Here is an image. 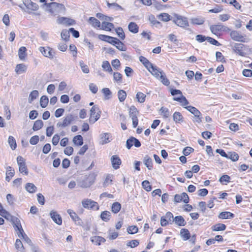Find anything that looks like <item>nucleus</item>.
I'll return each mask as SVG.
<instances>
[{
  "label": "nucleus",
  "instance_id": "nucleus-59",
  "mask_svg": "<svg viewBox=\"0 0 252 252\" xmlns=\"http://www.w3.org/2000/svg\"><path fill=\"white\" fill-rule=\"evenodd\" d=\"M118 36L122 39L124 40L125 38V34L122 28H118L115 30Z\"/></svg>",
  "mask_w": 252,
  "mask_h": 252
},
{
  "label": "nucleus",
  "instance_id": "nucleus-36",
  "mask_svg": "<svg viewBox=\"0 0 252 252\" xmlns=\"http://www.w3.org/2000/svg\"><path fill=\"white\" fill-rule=\"evenodd\" d=\"M102 67L104 71L112 73V69L108 61H105L102 62Z\"/></svg>",
  "mask_w": 252,
  "mask_h": 252
},
{
  "label": "nucleus",
  "instance_id": "nucleus-62",
  "mask_svg": "<svg viewBox=\"0 0 252 252\" xmlns=\"http://www.w3.org/2000/svg\"><path fill=\"white\" fill-rule=\"evenodd\" d=\"M160 79L162 83L168 86L170 84V82L169 80L166 77L165 74L164 73L163 74H161V76H160Z\"/></svg>",
  "mask_w": 252,
  "mask_h": 252
},
{
  "label": "nucleus",
  "instance_id": "nucleus-12",
  "mask_svg": "<svg viewBox=\"0 0 252 252\" xmlns=\"http://www.w3.org/2000/svg\"><path fill=\"white\" fill-rule=\"evenodd\" d=\"M210 30L215 34H217L220 32L226 31L228 28L222 25H212L210 27Z\"/></svg>",
  "mask_w": 252,
  "mask_h": 252
},
{
  "label": "nucleus",
  "instance_id": "nucleus-32",
  "mask_svg": "<svg viewBox=\"0 0 252 252\" xmlns=\"http://www.w3.org/2000/svg\"><path fill=\"white\" fill-rule=\"evenodd\" d=\"M226 228V226L225 224L222 223H217L215 225H214L212 227V229L213 231H223Z\"/></svg>",
  "mask_w": 252,
  "mask_h": 252
},
{
  "label": "nucleus",
  "instance_id": "nucleus-3",
  "mask_svg": "<svg viewBox=\"0 0 252 252\" xmlns=\"http://www.w3.org/2000/svg\"><path fill=\"white\" fill-rule=\"evenodd\" d=\"M231 38L234 41L247 42L249 41V38L246 34H242L241 32L237 31H232L230 33Z\"/></svg>",
  "mask_w": 252,
  "mask_h": 252
},
{
  "label": "nucleus",
  "instance_id": "nucleus-41",
  "mask_svg": "<svg viewBox=\"0 0 252 252\" xmlns=\"http://www.w3.org/2000/svg\"><path fill=\"white\" fill-rule=\"evenodd\" d=\"M100 218L103 221H108L111 218L110 212L107 211L102 212L100 215Z\"/></svg>",
  "mask_w": 252,
  "mask_h": 252
},
{
  "label": "nucleus",
  "instance_id": "nucleus-55",
  "mask_svg": "<svg viewBox=\"0 0 252 252\" xmlns=\"http://www.w3.org/2000/svg\"><path fill=\"white\" fill-rule=\"evenodd\" d=\"M116 45H114L119 50L124 51L126 50V47L125 45L120 41L118 39L116 42Z\"/></svg>",
  "mask_w": 252,
  "mask_h": 252
},
{
  "label": "nucleus",
  "instance_id": "nucleus-20",
  "mask_svg": "<svg viewBox=\"0 0 252 252\" xmlns=\"http://www.w3.org/2000/svg\"><path fill=\"white\" fill-rule=\"evenodd\" d=\"M174 222L180 226H184L187 223L185 220L181 216H176L174 219Z\"/></svg>",
  "mask_w": 252,
  "mask_h": 252
},
{
  "label": "nucleus",
  "instance_id": "nucleus-35",
  "mask_svg": "<svg viewBox=\"0 0 252 252\" xmlns=\"http://www.w3.org/2000/svg\"><path fill=\"white\" fill-rule=\"evenodd\" d=\"M26 48L25 47L22 46L20 47L18 50V56L19 58L21 60H24L26 56L27 55L26 54Z\"/></svg>",
  "mask_w": 252,
  "mask_h": 252
},
{
  "label": "nucleus",
  "instance_id": "nucleus-45",
  "mask_svg": "<svg viewBox=\"0 0 252 252\" xmlns=\"http://www.w3.org/2000/svg\"><path fill=\"white\" fill-rule=\"evenodd\" d=\"M188 111L192 114L194 116H196L197 114H200V112L195 107L191 106H188L185 107Z\"/></svg>",
  "mask_w": 252,
  "mask_h": 252
},
{
  "label": "nucleus",
  "instance_id": "nucleus-5",
  "mask_svg": "<svg viewBox=\"0 0 252 252\" xmlns=\"http://www.w3.org/2000/svg\"><path fill=\"white\" fill-rule=\"evenodd\" d=\"M74 121V117L71 114H68L63 117L62 121H60L57 124V127L59 128H64L69 126Z\"/></svg>",
  "mask_w": 252,
  "mask_h": 252
},
{
  "label": "nucleus",
  "instance_id": "nucleus-49",
  "mask_svg": "<svg viewBox=\"0 0 252 252\" xmlns=\"http://www.w3.org/2000/svg\"><path fill=\"white\" fill-rule=\"evenodd\" d=\"M113 80L117 83H122V75L118 72H114L113 73Z\"/></svg>",
  "mask_w": 252,
  "mask_h": 252
},
{
  "label": "nucleus",
  "instance_id": "nucleus-39",
  "mask_svg": "<svg viewBox=\"0 0 252 252\" xmlns=\"http://www.w3.org/2000/svg\"><path fill=\"white\" fill-rule=\"evenodd\" d=\"M15 248L20 252H25V249L22 242L19 239H17L15 244Z\"/></svg>",
  "mask_w": 252,
  "mask_h": 252
},
{
  "label": "nucleus",
  "instance_id": "nucleus-13",
  "mask_svg": "<svg viewBox=\"0 0 252 252\" xmlns=\"http://www.w3.org/2000/svg\"><path fill=\"white\" fill-rule=\"evenodd\" d=\"M57 23L59 24H63L66 26L73 25L75 23L74 20L64 17H59L57 19Z\"/></svg>",
  "mask_w": 252,
  "mask_h": 252
},
{
  "label": "nucleus",
  "instance_id": "nucleus-47",
  "mask_svg": "<svg viewBox=\"0 0 252 252\" xmlns=\"http://www.w3.org/2000/svg\"><path fill=\"white\" fill-rule=\"evenodd\" d=\"M49 102L48 98L46 95H43L41 96L40 99V105L41 107L45 108Z\"/></svg>",
  "mask_w": 252,
  "mask_h": 252
},
{
  "label": "nucleus",
  "instance_id": "nucleus-24",
  "mask_svg": "<svg viewBox=\"0 0 252 252\" xmlns=\"http://www.w3.org/2000/svg\"><path fill=\"white\" fill-rule=\"evenodd\" d=\"M180 236L184 241L189 240L190 237V234L188 229L182 228L180 230Z\"/></svg>",
  "mask_w": 252,
  "mask_h": 252
},
{
  "label": "nucleus",
  "instance_id": "nucleus-9",
  "mask_svg": "<svg viewBox=\"0 0 252 252\" xmlns=\"http://www.w3.org/2000/svg\"><path fill=\"white\" fill-rule=\"evenodd\" d=\"M17 163L19 166V170L20 173L28 175V171L26 165L25 159L21 156H18L17 158Z\"/></svg>",
  "mask_w": 252,
  "mask_h": 252
},
{
  "label": "nucleus",
  "instance_id": "nucleus-19",
  "mask_svg": "<svg viewBox=\"0 0 252 252\" xmlns=\"http://www.w3.org/2000/svg\"><path fill=\"white\" fill-rule=\"evenodd\" d=\"M154 76L156 78H160L161 74H163L162 71L160 70L156 66L152 65V67H150V70H149Z\"/></svg>",
  "mask_w": 252,
  "mask_h": 252
},
{
  "label": "nucleus",
  "instance_id": "nucleus-64",
  "mask_svg": "<svg viewBox=\"0 0 252 252\" xmlns=\"http://www.w3.org/2000/svg\"><path fill=\"white\" fill-rule=\"evenodd\" d=\"M79 63L82 71L85 73H88L89 72V69L88 66L85 64L83 61L80 62Z\"/></svg>",
  "mask_w": 252,
  "mask_h": 252
},
{
  "label": "nucleus",
  "instance_id": "nucleus-57",
  "mask_svg": "<svg viewBox=\"0 0 252 252\" xmlns=\"http://www.w3.org/2000/svg\"><path fill=\"white\" fill-rule=\"evenodd\" d=\"M164 217L168 220L170 224H172L174 222V218L173 214L170 212H167Z\"/></svg>",
  "mask_w": 252,
  "mask_h": 252
},
{
  "label": "nucleus",
  "instance_id": "nucleus-38",
  "mask_svg": "<svg viewBox=\"0 0 252 252\" xmlns=\"http://www.w3.org/2000/svg\"><path fill=\"white\" fill-rule=\"evenodd\" d=\"M25 189L30 193H34L37 189L36 187L32 183H27L26 185Z\"/></svg>",
  "mask_w": 252,
  "mask_h": 252
},
{
  "label": "nucleus",
  "instance_id": "nucleus-42",
  "mask_svg": "<svg viewBox=\"0 0 252 252\" xmlns=\"http://www.w3.org/2000/svg\"><path fill=\"white\" fill-rule=\"evenodd\" d=\"M43 126V123L42 120H38L36 121L33 126L32 129L34 131H37L42 128Z\"/></svg>",
  "mask_w": 252,
  "mask_h": 252
},
{
  "label": "nucleus",
  "instance_id": "nucleus-54",
  "mask_svg": "<svg viewBox=\"0 0 252 252\" xmlns=\"http://www.w3.org/2000/svg\"><path fill=\"white\" fill-rule=\"evenodd\" d=\"M160 111L161 112L162 115L165 118H168L171 115L168 109L165 107H162L160 109Z\"/></svg>",
  "mask_w": 252,
  "mask_h": 252
},
{
  "label": "nucleus",
  "instance_id": "nucleus-48",
  "mask_svg": "<svg viewBox=\"0 0 252 252\" xmlns=\"http://www.w3.org/2000/svg\"><path fill=\"white\" fill-rule=\"evenodd\" d=\"M146 95L143 93L138 92L136 95L137 101L139 103H143L145 101Z\"/></svg>",
  "mask_w": 252,
  "mask_h": 252
},
{
  "label": "nucleus",
  "instance_id": "nucleus-58",
  "mask_svg": "<svg viewBox=\"0 0 252 252\" xmlns=\"http://www.w3.org/2000/svg\"><path fill=\"white\" fill-rule=\"evenodd\" d=\"M0 215L4 218L7 220H9L10 221H11V220H13V218H14V216L11 215L6 210L4 212H3V213H2Z\"/></svg>",
  "mask_w": 252,
  "mask_h": 252
},
{
  "label": "nucleus",
  "instance_id": "nucleus-43",
  "mask_svg": "<svg viewBox=\"0 0 252 252\" xmlns=\"http://www.w3.org/2000/svg\"><path fill=\"white\" fill-rule=\"evenodd\" d=\"M38 96V92L37 90L32 91L30 94L28 101L31 103L33 100L36 99Z\"/></svg>",
  "mask_w": 252,
  "mask_h": 252
},
{
  "label": "nucleus",
  "instance_id": "nucleus-17",
  "mask_svg": "<svg viewBox=\"0 0 252 252\" xmlns=\"http://www.w3.org/2000/svg\"><path fill=\"white\" fill-rule=\"evenodd\" d=\"M111 135L110 133H102L100 134V143L104 145L109 143L111 140Z\"/></svg>",
  "mask_w": 252,
  "mask_h": 252
},
{
  "label": "nucleus",
  "instance_id": "nucleus-46",
  "mask_svg": "<svg viewBox=\"0 0 252 252\" xmlns=\"http://www.w3.org/2000/svg\"><path fill=\"white\" fill-rule=\"evenodd\" d=\"M90 23L94 27H100V22L94 17H90L89 19Z\"/></svg>",
  "mask_w": 252,
  "mask_h": 252
},
{
  "label": "nucleus",
  "instance_id": "nucleus-21",
  "mask_svg": "<svg viewBox=\"0 0 252 252\" xmlns=\"http://www.w3.org/2000/svg\"><path fill=\"white\" fill-rule=\"evenodd\" d=\"M114 28L113 23L103 21L102 22L100 29L106 31H111V29Z\"/></svg>",
  "mask_w": 252,
  "mask_h": 252
},
{
  "label": "nucleus",
  "instance_id": "nucleus-26",
  "mask_svg": "<svg viewBox=\"0 0 252 252\" xmlns=\"http://www.w3.org/2000/svg\"><path fill=\"white\" fill-rule=\"evenodd\" d=\"M22 238L26 243L31 247L32 250L33 252H38V249L33 245L31 240L27 236V235H25L24 237Z\"/></svg>",
  "mask_w": 252,
  "mask_h": 252
},
{
  "label": "nucleus",
  "instance_id": "nucleus-53",
  "mask_svg": "<svg viewBox=\"0 0 252 252\" xmlns=\"http://www.w3.org/2000/svg\"><path fill=\"white\" fill-rule=\"evenodd\" d=\"M138 231V228L135 225H131L127 227V232L128 234H134Z\"/></svg>",
  "mask_w": 252,
  "mask_h": 252
},
{
  "label": "nucleus",
  "instance_id": "nucleus-14",
  "mask_svg": "<svg viewBox=\"0 0 252 252\" xmlns=\"http://www.w3.org/2000/svg\"><path fill=\"white\" fill-rule=\"evenodd\" d=\"M133 145L136 147H139L141 146V143L137 139L131 137L127 140L126 146L128 149H130Z\"/></svg>",
  "mask_w": 252,
  "mask_h": 252
},
{
  "label": "nucleus",
  "instance_id": "nucleus-2",
  "mask_svg": "<svg viewBox=\"0 0 252 252\" xmlns=\"http://www.w3.org/2000/svg\"><path fill=\"white\" fill-rule=\"evenodd\" d=\"M96 176V174L95 173H91L88 176H86L84 179L80 181L78 185L82 188H89L94 183Z\"/></svg>",
  "mask_w": 252,
  "mask_h": 252
},
{
  "label": "nucleus",
  "instance_id": "nucleus-7",
  "mask_svg": "<svg viewBox=\"0 0 252 252\" xmlns=\"http://www.w3.org/2000/svg\"><path fill=\"white\" fill-rule=\"evenodd\" d=\"M23 4L26 8V12L29 14L31 11H36L39 8L38 4L32 1L31 0H23Z\"/></svg>",
  "mask_w": 252,
  "mask_h": 252
},
{
  "label": "nucleus",
  "instance_id": "nucleus-15",
  "mask_svg": "<svg viewBox=\"0 0 252 252\" xmlns=\"http://www.w3.org/2000/svg\"><path fill=\"white\" fill-rule=\"evenodd\" d=\"M50 216L52 220L57 224L61 225L62 223V219L60 215L57 212L52 210L50 213Z\"/></svg>",
  "mask_w": 252,
  "mask_h": 252
},
{
  "label": "nucleus",
  "instance_id": "nucleus-52",
  "mask_svg": "<svg viewBox=\"0 0 252 252\" xmlns=\"http://www.w3.org/2000/svg\"><path fill=\"white\" fill-rule=\"evenodd\" d=\"M61 37L65 41H67L69 39V30H63L61 32Z\"/></svg>",
  "mask_w": 252,
  "mask_h": 252
},
{
  "label": "nucleus",
  "instance_id": "nucleus-30",
  "mask_svg": "<svg viewBox=\"0 0 252 252\" xmlns=\"http://www.w3.org/2000/svg\"><path fill=\"white\" fill-rule=\"evenodd\" d=\"M91 241L96 245L99 246L101 243L105 242V239L101 236H95L91 238Z\"/></svg>",
  "mask_w": 252,
  "mask_h": 252
},
{
  "label": "nucleus",
  "instance_id": "nucleus-22",
  "mask_svg": "<svg viewBox=\"0 0 252 252\" xmlns=\"http://www.w3.org/2000/svg\"><path fill=\"white\" fill-rule=\"evenodd\" d=\"M143 163L149 170L152 169L153 160L148 155H146L144 157Z\"/></svg>",
  "mask_w": 252,
  "mask_h": 252
},
{
  "label": "nucleus",
  "instance_id": "nucleus-6",
  "mask_svg": "<svg viewBox=\"0 0 252 252\" xmlns=\"http://www.w3.org/2000/svg\"><path fill=\"white\" fill-rule=\"evenodd\" d=\"M82 205L86 209H92L94 210H98L99 209V206L97 203L90 199L82 200Z\"/></svg>",
  "mask_w": 252,
  "mask_h": 252
},
{
  "label": "nucleus",
  "instance_id": "nucleus-51",
  "mask_svg": "<svg viewBox=\"0 0 252 252\" xmlns=\"http://www.w3.org/2000/svg\"><path fill=\"white\" fill-rule=\"evenodd\" d=\"M118 96L119 101L123 102L125 100L126 97V92L122 90H119L118 93Z\"/></svg>",
  "mask_w": 252,
  "mask_h": 252
},
{
  "label": "nucleus",
  "instance_id": "nucleus-33",
  "mask_svg": "<svg viewBox=\"0 0 252 252\" xmlns=\"http://www.w3.org/2000/svg\"><path fill=\"white\" fill-rule=\"evenodd\" d=\"M73 143L77 146H81L83 144V137L81 135H78L73 138Z\"/></svg>",
  "mask_w": 252,
  "mask_h": 252
},
{
  "label": "nucleus",
  "instance_id": "nucleus-10",
  "mask_svg": "<svg viewBox=\"0 0 252 252\" xmlns=\"http://www.w3.org/2000/svg\"><path fill=\"white\" fill-rule=\"evenodd\" d=\"M233 51L237 54L244 57L246 55L245 45L241 43H235L233 47Z\"/></svg>",
  "mask_w": 252,
  "mask_h": 252
},
{
  "label": "nucleus",
  "instance_id": "nucleus-18",
  "mask_svg": "<svg viewBox=\"0 0 252 252\" xmlns=\"http://www.w3.org/2000/svg\"><path fill=\"white\" fill-rule=\"evenodd\" d=\"M111 161L112 165L115 169L119 168L121 164V160L117 155H114L111 158Z\"/></svg>",
  "mask_w": 252,
  "mask_h": 252
},
{
  "label": "nucleus",
  "instance_id": "nucleus-11",
  "mask_svg": "<svg viewBox=\"0 0 252 252\" xmlns=\"http://www.w3.org/2000/svg\"><path fill=\"white\" fill-rule=\"evenodd\" d=\"M174 22L177 26L182 28H186L189 26L187 18L182 16H178Z\"/></svg>",
  "mask_w": 252,
  "mask_h": 252
},
{
  "label": "nucleus",
  "instance_id": "nucleus-28",
  "mask_svg": "<svg viewBox=\"0 0 252 252\" xmlns=\"http://www.w3.org/2000/svg\"><path fill=\"white\" fill-rule=\"evenodd\" d=\"M139 61L144 64L148 70H150V67L152 66L153 64L151 63L148 60L143 56H140Z\"/></svg>",
  "mask_w": 252,
  "mask_h": 252
},
{
  "label": "nucleus",
  "instance_id": "nucleus-1",
  "mask_svg": "<svg viewBox=\"0 0 252 252\" xmlns=\"http://www.w3.org/2000/svg\"><path fill=\"white\" fill-rule=\"evenodd\" d=\"M47 8V11L51 14L55 16L59 13H63L65 11V7L63 4L55 2L44 3Z\"/></svg>",
  "mask_w": 252,
  "mask_h": 252
},
{
  "label": "nucleus",
  "instance_id": "nucleus-16",
  "mask_svg": "<svg viewBox=\"0 0 252 252\" xmlns=\"http://www.w3.org/2000/svg\"><path fill=\"white\" fill-rule=\"evenodd\" d=\"M67 212L70 215V217L75 222L76 224L78 225H82V222L81 219L73 210L68 209L67 210Z\"/></svg>",
  "mask_w": 252,
  "mask_h": 252
},
{
  "label": "nucleus",
  "instance_id": "nucleus-4",
  "mask_svg": "<svg viewBox=\"0 0 252 252\" xmlns=\"http://www.w3.org/2000/svg\"><path fill=\"white\" fill-rule=\"evenodd\" d=\"M101 112L97 106H94L90 110L89 123L94 124L100 117Z\"/></svg>",
  "mask_w": 252,
  "mask_h": 252
},
{
  "label": "nucleus",
  "instance_id": "nucleus-50",
  "mask_svg": "<svg viewBox=\"0 0 252 252\" xmlns=\"http://www.w3.org/2000/svg\"><path fill=\"white\" fill-rule=\"evenodd\" d=\"M8 142L12 150H15L17 147L15 138L12 136H9L8 137Z\"/></svg>",
  "mask_w": 252,
  "mask_h": 252
},
{
  "label": "nucleus",
  "instance_id": "nucleus-60",
  "mask_svg": "<svg viewBox=\"0 0 252 252\" xmlns=\"http://www.w3.org/2000/svg\"><path fill=\"white\" fill-rule=\"evenodd\" d=\"M142 186L143 188L147 191H151L152 187L150 185V183L148 181L145 180L142 182Z\"/></svg>",
  "mask_w": 252,
  "mask_h": 252
},
{
  "label": "nucleus",
  "instance_id": "nucleus-29",
  "mask_svg": "<svg viewBox=\"0 0 252 252\" xmlns=\"http://www.w3.org/2000/svg\"><path fill=\"white\" fill-rule=\"evenodd\" d=\"M27 66L23 63L18 64L15 67V71L17 74H21L27 70Z\"/></svg>",
  "mask_w": 252,
  "mask_h": 252
},
{
  "label": "nucleus",
  "instance_id": "nucleus-27",
  "mask_svg": "<svg viewBox=\"0 0 252 252\" xmlns=\"http://www.w3.org/2000/svg\"><path fill=\"white\" fill-rule=\"evenodd\" d=\"M128 29L130 32L136 33L138 32L139 27L135 23L131 22L129 23Z\"/></svg>",
  "mask_w": 252,
  "mask_h": 252
},
{
  "label": "nucleus",
  "instance_id": "nucleus-37",
  "mask_svg": "<svg viewBox=\"0 0 252 252\" xmlns=\"http://www.w3.org/2000/svg\"><path fill=\"white\" fill-rule=\"evenodd\" d=\"M14 170L12 169L11 167L9 166L7 168V170L6 172L5 180L8 182H9L11 178L14 176Z\"/></svg>",
  "mask_w": 252,
  "mask_h": 252
},
{
  "label": "nucleus",
  "instance_id": "nucleus-23",
  "mask_svg": "<svg viewBox=\"0 0 252 252\" xmlns=\"http://www.w3.org/2000/svg\"><path fill=\"white\" fill-rule=\"evenodd\" d=\"M173 119L175 123H181L183 122L184 117L180 112H175L173 115Z\"/></svg>",
  "mask_w": 252,
  "mask_h": 252
},
{
  "label": "nucleus",
  "instance_id": "nucleus-61",
  "mask_svg": "<svg viewBox=\"0 0 252 252\" xmlns=\"http://www.w3.org/2000/svg\"><path fill=\"white\" fill-rule=\"evenodd\" d=\"M159 18L164 22H167L169 21L170 19V15L167 13H161L158 16Z\"/></svg>",
  "mask_w": 252,
  "mask_h": 252
},
{
  "label": "nucleus",
  "instance_id": "nucleus-40",
  "mask_svg": "<svg viewBox=\"0 0 252 252\" xmlns=\"http://www.w3.org/2000/svg\"><path fill=\"white\" fill-rule=\"evenodd\" d=\"M11 222L16 231H17V229H19L20 227H22L19 219L16 217L13 218Z\"/></svg>",
  "mask_w": 252,
  "mask_h": 252
},
{
  "label": "nucleus",
  "instance_id": "nucleus-8",
  "mask_svg": "<svg viewBox=\"0 0 252 252\" xmlns=\"http://www.w3.org/2000/svg\"><path fill=\"white\" fill-rule=\"evenodd\" d=\"M39 50L44 57L50 59H53L55 56V51L49 47H40Z\"/></svg>",
  "mask_w": 252,
  "mask_h": 252
},
{
  "label": "nucleus",
  "instance_id": "nucleus-44",
  "mask_svg": "<svg viewBox=\"0 0 252 252\" xmlns=\"http://www.w3.org/2000/svg\"><path fill=\"white\" fill-rule=\"evenodd\" d=\"M139 112L134 106H131L129 109V115L130 118L137 116Z\"/></svg>",
  "mask_w": 252,
  "mask_h": 252
},
{
  "label": "nucleus",
  "instance_id": "nucleus-25",
  "mask_svg": "<svg viewBox=\"0 0 252 252\" xmlns=\"http://www.w3.org/2000/svg\"><path fill=\"white\" fill-rule=\"evenodd\" d=\"M173 100L179 102L181 104V105L184 106V107L189 103L188 100L183 95L180 97H174Z\"/></svg>",
  "mask_w": 252,
  "mask_h": 252
},
{
  "label": "nucleus",
  "instance_id": "nucleus-63",
  "mask_svg": "<svg viewBox=\"0 0 252 252\" xmlns=\"http://www.w3.org/2000/svg\"><path fill=\"white\" fill-rule=\"evenodd\" d=\"M194 149L189 147H185L183 151V154L185 156H187L189 155L191 153L193 152Z\"/></svg>",
  "mask_w": 252,
  "mask_h": 252
},
{
  "label": "nucleus",
  "instance_id": "nucleus-31",
  "mask_svg": "<svg viewBox=\"0 0 252 252\" xmlns=\"http://www.w3.org/2000/svg\"><path fill=\"white\" fill-rule=\"evenodd\" d=\"M218 217L221 219H227L233 218L234 217V215L229 212H222L219 214Z\"/></svg>",
  "mask_w": 252,
  "mask_h": 252
},
{
  "label": "nucleus",
  "instance_id": "nucleus-56",
  "mask_svg": "<svg viewBox=\"0 0 252 252\" xmlns=\"http://www.w3.org/2000/svg\"><path fill=\"white\" fill-rule=\"evenodd\" d=\"M230 177L228 175H225L220 177L219 181L223 184L226 185L230 182Z\"/></svg>",
  "mask_w": 252,
  "mask_h": 252
},
{
  "label": "nucleus",
  "instance_id": "nucleus-34",
  "mask_svg": "<svg viewBox=\"0 0 252 252\" xmlns=\"http://www.w3.org/2000/svg\"><path fill=\"white\" fill-rule=\"evenodd\" d=\"M121 204L118 202L113 203L111 206V211L114 214L118 213L121 209Z\"/></svg>",
  "mask_w": 252,
  "mask_h": 252
}]
</instances>
